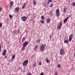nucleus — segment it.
Here are the masks:
<instances>
[{"instance_id":"393cba45","label":"nucleus","mask_w":75,"mask_h":75,"mask_svg":"<svg viewBox=\"0 0 75 75\" xmlns=\"http://www.w3.org/2000/svg\"><path fill=\"white\" fill-rule=\"evenodd\" d=\"M13 1H12L11 2L10 4L11 5H13Z\"/></svg>"},{"instance_id":"4c0bfd02","label":"nucleus","mask_w":75,"mask_h":75,"mask_svg":"<svg viewBox=\"0 0 75 75\" xmlns=\"http://www.w3.org/2000/svg\"><path fill=\"white\" fill-rule=\"evenodd\" d=\"M28 75H31V73H28Z\"/></svg>"},{"instance_id":"412c9836","label":"nucleus","mask_w":75,"mask_h":75,"mask_svg":"<svg viewBox=\"0 0 75 75\" xmlns=\"http://www.w3.org/2000/svg\"><path fill=\"white\" fill-rule=\"evenodd\" d=\"M52 2V0H48V1L47 2V4H49V3L50 2Z\"/></svg>"},{"instance_id":"ea45409f","label":"nucleus","mask_w":75,"mask_h":75,"mask_svg":"<svg viewBox=\"0 0 75 75\" xmlns=\"http://www.w3.org/2000/svg\"><path fill=\"white\" fill-rule=\"evenodd\" d=\"M1 46H0V51H1Z\"/></svg>"},{"instance_id":"2eb2a0df","label":"nucleus","mask_w":75,"mask_h":75,"mask_svg":"<svg viewBox=\"0 0 75 75\" xmlns=\"http://www.w3.org/2000/svg\"><path fill=\"white\" fill-rule=\"evenodd\" d=\"M68 42H69V41L68 40H64V42H65V43H66L67 44H68Z\"/></svg>"},{"instance_id":"b1692460","label":"nucleus","mask_w":75,"mask_h":75,"mask_svg":"<svg viewBox=\"0 0 75 75\" xmlns=\"http://www.w3.org/2000/svg\"><path fill=\"white\" fill-rule=\"evenodd\" d=\"M41 18L42 20H44V16H42Z\"/></svg>"},{"instance_id":"2f4dec72","label":"nucleus","mask_w":75,"mask_h":75,"mask_svg":"<svg viewBox=\"0 0 75 75\" xmlns=\"http://www.w3.org/2000/svg\"><path fill=\"white\" fill-rule=\"evenodd\" d=\"M2 10V8H1V7H0V12H1V11Z\"/></svg>"},{"instance_id":"f03ea898","label":"nucleus","mask_w":75,"mask_h":75,"mask_svg":"<svg viewBox=\"0 0 75 75\" xmlns=\"http://www.w3.org/2000/svg\"><path fill=\"white\" fill-rule=\"evenodd\" d=\"M45 46L43 44H42L40 47V51H43L45 50Z\"/></svg>"},{"instance_id":"6ab92c4d","label":"nucleus","mask_w":75,"mask_h":75,"mask_svg":"<svg viewBox=\"0 0 75 75\" xmlns=\"http://www.w3.org/2000/svg\"><path fill=\"white\" fill-rule=\"evenodd\" d=\"M25 37H23L22 40V42H24V41H25Z\"/></svg>"},{"instance_id":"cd10ccee","label":"nucleus","mask_w":75,"mask_h":75,"mask_svg":"<svg viewBox=\"0 0 75 75\" xmlns=\"http://www.w3.org/2000/svg\"><path fill=\"white\" fill-rule=\"evenodd\" d=\"M38 64L39 65H41V64H41V62H39L38 63Z\"/></svg>"},{"instance_id":"0eeeda50","label":"nucleus","mask_w":75,"mask_h":75,"mask_svg":"<svg viewBox=\"0 0 75 75\" xmlns=\"http://www.w3.org/2000/svg\"><path fill=\"white\" fill-rule=\"evenodd\" d=\"M27 19V17L24 16L22 17V20L23 21H26Z\"/></svg>"},{"instance_id":"4468645a","label":"nucleus","mask_w":75,"mask_h":75,"mask_svg":"<svg viewBox=\"0 0 75 75\" xmlns=\"http://www.w3.org/2000/svg\"><path fill=\"white\" fill-rule=\"evenodd\" d=\"M67 9L66 7H64L63 10V11L64 13H66V12L67 11Z\"/></svg>"},{"instance_id":"c9c22d12","label":"nucleus","mask_w":75,"mask_h":75,"mask_svg":"<svg viewBox=\"0 0 75 75\" xmlns=\"http://www.w3.org/2000/svg\"><path fill=\"white\" fill-rule=\"evenodd\" d=\"M40 75H44V73L42 72L41 73H40Z\"/></svg>"},{"instance_id":"aec40b11","label":"nucleus","mask_w":75,"mask_h":75,"mask_svg":"<svg viewBox=\"0 0 75 75\" xmlns=\"http://www.w3.org/2000/svg\"><path fill=\"white\" fill-rule=\"evenodd\" d=\"M33 4L34 5H35V4H36V1H35V0H34L33 1Z\"/></svg>"},{"instance_id":"7ed1b4c3","label":"nucleus","mask_w":75,"mask_h":75,"mask_svg":"<svg viewBox=\"0 0 75 75\" xmlns=\"http://www.w3.org/2000/svg\"><path fill=\"white\" fill-rule=\"evenodd\" d=\"M28 62V60H26L22 62V65L23 66H27V65Z\"/></svg>"},{"instance_id":"72a5a7b5","label":"nucleus","mask_w":75,"mask_h":75,"mask_svg":"<svg viewBox=\"0 0 75 75\" xmlns=\"http://www.w3.org/2000/svg\"><path fill=\"white\" fill-rule=\"evenodd\" d=\"M58 75V72H56L54 75Z\"/></svg>"},{"instance_id":"6e6552de","label":"nucleus","mask_w":75,"mask_h":75,"mask_svg":"<svg viewBox=\"0 0 75 75\" xmlns=\"http://www.w3.org/2000/svg\"><path fill=\"white\" fill-rule=\"evenodd\" d=\"M73 38V35L72 34H71L69 36V41H71L72 40V39Z\"/></svg>"},{"instance_id":"5701e85b","label":"nucleus","mask_w":75,"mask_h":75,"mask_svg":"<svg viewBox=\"0 0 75 75\" xmlns=\"http://www.w3.org/2000/svg\"><path fill=\"white\" fill-rule=\"evenodd\" d=\"M41 23H42V24H44V21L43 20H41Z\"/></svg>"},{"instance_id":"bb28decb","label":"nucleus","mask_w":75,"mask_h":75,"mask_svg":"<svg viewBox=\"0 0 75 75\" xmlns=\"http://www.w3.org/2000/svg\"><path fill=\"white\" fill-rule=\"evenodd\" d=\"M72 4L73 6H75V2H73Z\"/></svg>"},{"instance_id":"ddd939ff","label":"nucleus","mask_w":75,"mask_h":75,"mask_svg":"<svg viewBox=\"0 0 75 75\" xmlns=\"http://www.w3.org/2000/svg\"><path fill=\"white\" fill-rule=\"evenodd\" d=\"M45 61L47 63V64H49L50 62V61L48 59V58H46L45 59Z\"/></svg>"},{"instance_id":"f257e3e1","label":"nucleus","mask_w":75,"mask_h":75,"mask_svg":"<svg viewBox=\"0 0 75 75\" xmlns=\"http://www.w3.org/2000/svg\"><path fill=\"white\" fill-rule=\"evenodd\" d=\"M28 41H26L24 42V43L23 44V46L22 47V51H24V50H25V47H26V45H28Z\"/></svg>"},{"instance_id":"58836bf2","label":"nucleus","mask_w":75,"mask_h":75,"mask_svg":"<svg viewBox=\"0 0 75 75\" xmlns=\"http://www.w3.org/2000/svg\"><path fill=\"white\" fill-rule=\"evenodd\" d=\"M52 4L50 6V7H52Z\"/></svg>"},{"instance_id":"7c9ffc66","label":"nucleus","mask_w":75,"mask_h":75,"mask_svg":"<svg viewBox=\"0 0 75 75\" xmlns=\"http://www.w3.org/2000/svg\"><path fill=\"white\" fill-rule=\"evenodd\" d=\"M33 66L34 67H36V63H34L33 64Z\"/></svg>"},{"instance_id":"473e14b6","label":"nucleus","mask_w":75,"mask_h":75,"mask_svg":"<svg viewBox=\"0 0 75 75\" xmlns=\"http://www.w3.org/2000/svg\"><path fill=\"white\" fill-rule=\"evenodd\" d=\"M57 67H58L59 68H60V67H61V66L60 64H58Z\"/></svg>"},{"instance_id":"dca6fc26","label":"nucleus","mask_w":75,"mask_h":75,"mask_svg":"<svg viewBox=\"0 0 75 75\" xmlns=\"http://www.w3.org/2000/svg\"><path fill=\"white\" fill-rule=\"evenodd\" d=\"M38 45H36L34 48L35 50H36L38 48Z\"/></svg>"},{"instance_id":"a19ab883","label":"nucleus","mask_w":75,"mask_h":75,"mask_svg":"<svg viewBox=\"0 0 75 75\" xmlns=\"http://www.w3.org/2000/svg\"><path fill=\"white\" fill-rule=\"evenodd\" d=\"M74 57H75V52L74 53Z\"/></svg>"},{"instance_id":"a211bd4d","label":"nucleus","mask_w":75,"mask_h":75,"mask_svg":"<svg viewBox=\"0 0 75 75\" xmlns=\"http://www.w3.org/2000/svg\"><path fill=\"white\" fill-rule=\"evenodd\" d=\"M40 40L38 39L36 41L37 43H40Z\"/></svg>"},{"instance_id":"1a4fd4ad","label":"nucleus","mask_w":75,"mask_h":75,"mask_svg":"<svg viewBox=\"0 0 75 75\" xmlns=\"http://www.w3.org/2000/svg\"><path fill=\"white\" fill-rule=\"evenodd\" d=\"M64 50L63 49H61L60 52V55H62L64 54Z\"/></svg>"},{"instance_id":"9d476101","label":"nucleus","mask_w":75,"mask_h":75,"mask_svg":"<svg viewBox=\"0 0 75 75\" xmlns=\"http://www.w3.org/2000/svg\"><path fill=\"white\" fill-rule=\"evenodd\" d=\"M68 18H69V17H67L64 19V23H65L67 21Z\"/></svg>"},{"instance_id":"79ce46f5","label":"nucleus","mask_w":75,"mask_h":75,"mask_svg":"<svg viewBox=\"0 0 75 75\" xmlns=\"http://www.w3.org/2000/svg\"><path fill=\"white\" fill-rule=\"evenodd\" d=\"M13 60H14V59H11V61H13Z\"/></svg>"},{"instance_id":"f704fd0d","label":"nucleus","mask_w":75,"mask_h":75,"mask_svg":"<svg viewBox=\"0 0 75 75\" xmlns=\"http://www.w3.org/2000/svg\"><path fill=\"white\" fill-rule=\"evenodd\" d=\"M25 6H24L23 5V6H22V8L23 9V8H24Z\"/></svg>"},{"instance_id":"c756f323","label":"nucleus","mask_w":75,"mask_h":75,"mask_svg":"<svg viewBox=\"0 0 75 75\" xmlns=\"http://www.w3.org/2000/svg\"><path fill=\"white\" fill-rule=\"evenodd\" d=\"M2 27V23H0V28H1Z\"/></svg>"},{"instance_id":"39448f33","label":"nucleus","mask_w":75,"mask_h":75,"mask_svg":"<svg viewBox=\"0 0 75 75\" xmlns=\"http://www.w3.org/2000/svg\"><path fill=\"white\" fill-rule=\"evenodd\" d=\"M14 11L16 13H18V11H19V8L18 7H17L16 8H15Z\"/></svg>"},{"instance_id":"a878e982","label":"nucleus","mask_w":75,"mask_h":75,"mask_svg":"<svg viewBox=\"0 0 75 75\" xmlns=\"http://www.w3.org/2000/svg\"><path fill=\"white\" fill-rule=\"evenodd\" d=\"M4 58L5 59H6V58H7V55L5 56L4 57Z\"/></svg>"},{"instance_id":"4be33fe9","label":"nucleus","mask_w":75,"mask_h":75,"mask_svg":"<svg viewBox=\"0 0 75 75\" xmlns=\"http://www.w3.org/2000/svg\"><path fill=\"white\" fill-rule=\"evenodd\" d=\"M9 16L10 19L12 18V15H11V14H10L9 15Z\"/></svg>"},{"instance_id":"e433bc0d","label":"nucleus","mask_w":75,"mask_h":75,"mask_svg":"<svg viewBox=\"0 0 75 75\" xmlns=\"http://www.w3.org/2000/svg\"><path fill=\"white\" fill-rule=\"evenodd\" d=\"M23 6H25H25H26V3H25L23 4Z\"/></svg>"},{"instance_id":"f3484780","label":"nucleus","mask_w":75,"mask_h":75,"mask_svg":"<svg viewBox=\"0 0 75 75\" xmlns=\"http://www.w3.org/2000/svg\"><path fill=\"white\" fill-rule=\"evenodd\" d=\"M16 57V55H14L12 56V59H15V57Z\"/></svg>"},{"instance_id":"f8f14e48","label":"nucleus","mask_w":75,"mask_h":75,"mask_svg":"<svg viewBox=\"0 0 75 75\" xmlns=\"http://www.w3.org/2000/svg\"><path fill=\"white\" fill-rule=\"evenodd\" d=\"M6 50H4L3 51V52L2 53V55H3V56H4L5 55V54L6 53Z\"/></svg>"},{"instance_id":"20e7f679","label":"nucleus","mask_w":75,"mask_h":75,"mask_svg":"<svg viewBox=\"0 0 75 75\" xmlns=\"http://www.w3.org/2000/svg\"><path fill=\"white\" fill-rule=\"evenodd\" d=\"M62 22L61 21L59 24V25L57 26V28L58 30H60L62 27Z\"/></svg>"},{"instance_id":"9b49d317","label":"nucleus","mask_w":75,"mask_h":75,"mask_svg":"<svg viewBox=\"0 0 75 75\" xmlns=\"http://www.w3.org/2000/svg\"><path fill=\"white\" fill-rule=\"evenodd\" d=\"M46 22L47 23H49V22H50V18H48L46 19Z\"/></svg>"},{"instance_id":"c85d7f7f","label":"nucleus","mask_w":75,"mask_h":75,"mask_svg":"<svg viewBox=\"0 0 75 75\" xmlns=\"http://www.w3.org/2000/svg\"><path fill=\"white\" fill-rule=\"evenodd\" d=\"M12 6H13V5H11L10 4V8H11V7H12Z\"/></svg>"},{"instance_id":"423d86ee","label":"nucleus","mask_w":75,"mask_h":75,"mask_svg":"<svg viewBox=\"0 0 75 75\" xmlns=\"http://www.w3.org/2000/svg\"><path fill=\"white\" fill-rule=\"evenodd\" d=\"M59 9H57L56 10V16H57V17H58L59 16Z\"/></svg>"},{"instance_id":"37998d69","label":"nucleus","mask_w":75,"mask_h":75,"mask_svg":"<svg viewBox=\"0 0 75 75\" xmlns=\"http://www.w3.org/2000/svg\"><path fill=\"white\" fill-rule=\"evenodd\" d=\"M45 45V46H46V44H45V45H44V46Z\"/></svg>"}]
</instances>
